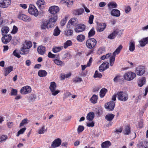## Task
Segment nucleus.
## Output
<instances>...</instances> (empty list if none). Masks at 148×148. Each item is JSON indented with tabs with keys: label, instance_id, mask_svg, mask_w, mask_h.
I'll use <instances>...</instances> for the list:
<instances>
[{
	"label": "nucleus",
	"instance_id": "1",
	"mask_svg": "<svg viewBox=\"0 0 148 148\" xmlns=\"http://www.w3.org/2000/svg\"><path fill=\"white\" fill-rule=\"evenodd\" d=\"M56 17L53 19L49 18L48 22L43 21L41 23V28L42 29L44 30L46 28L49 29L53 27L55 24V21L56 19Z\"/></svg>",
	"mask_w": 148,
	"mask_h": 148
},
{
	"label": "nucleus",
	"instance_id": "2",
	"mask_svg": "<svg viewBox=\"0 0 148 148\" xmlns=\"http://www.w3.org/2000/svg\"><path fill=\"white\" fill-rule=\"evenodd\" d=\"M59 11V8L56 6H52L49 7V11L50 13L52 15L51 16L50 18L53 19L54 17H56V19L55 21V22L57 20L58 16L56 14Z\"/></svg>",
	"mask_w": 148,
	"mask_h": 148
},
{
	"label": "nucleus",
	"instance_id": "3",
	"mask_svg": "<svg viewBox=\"0 0 148 148\" xmlns=\"http://www.w3.org/2000/svg\"><path fill=\"white\" fill-rule=\"evenodd\" d=\"M118 99L122 101H126L128 99V95L127 93L125 92H118L117 93Z\"/></svg>",
	"mask_w": 148,
	"mask_h": 148
},
{
	"label": "nucleus",
	"instance_id": "4",
	"mask_svg": "<svg viewBox=\"0 0 148 148\" xmlns=\"http://www.w3.org/2000/svg\"><path fill=\"white\" fill-rule=\"evenodd\" d=\"M136 76L135 73L131 71H129L125 73L123 75V77L125 80L131 81Z\"/></svg>",
	"mask_w": 148,
	"mask_h": 148
},
{
	"label": "nucleus",
	"instance_id": "5",
	"mask_svg": "<svg viewBox=\"0 0 148 148\" xmlns=\"http://www.w3.org/2000/svg\"><path fill=\"white\" fill-rule=\"evenodd\" d=\"M96 40L94 38H89L87 40L86 42V45L87 47L90 49L94 47L97 44Z\"/></svg>",
	"mask_w": 148,
	"mask_h": 148
},
{
	"label": "nucleus",
	"instance_id": "6",
	"mask_svg": "<svg viewBox=\"0 0 148 148\" xmlns=\"http://www.w3.org/2000/svg\"><path fill=\"white\" fill-rule=\"evenodd\" d=\"M57 86L55 82H53L50 83L49 89L52 93V94L53 96H55L60 92L59 90H56Z\"/></svg>",
	"mask_w": 148,
	"mask_h": 148
},
{
	"label": "nucleus",
	"instance_id": "7",
	"mask_svg": "<svg viewBox=\"0 0 148 148\" xmlns=\"http://www.w3.org/2000/svg\"><path fill=\"white\" fill-rule=\"evenodd\" d=\"M122 33V31L121 30H115L112 33L108 36V38L110 39H113L115 38L116 35H118L119 36H121Z\"/></svg>",
	"mask_w": 148,
	"mask_h": 148
},
{
	"label": "nucleus",
	"instance_id": "8",
	"mask_svg": "<svg viewBox=\"0 0 148 148\" xmlns=\"http://www.w3.org/2000/svg\"><path fill=\"white\" fill-rule=\"evenodd\" d=\"M28 12L30 14L36 16L38 15V11L36 7L34 5L32 4H30L29 5Z\"/></svg>",
	"mask_w": 148,
	"mask_h": 148
},
{
	"label": "nucleus",
	"instance_id": "9",
	"mask_svg": "<svg viewBox=\"0 0 148 148\" xmlns=\"http://www.w3.org/2000/svg\"><path fill=\"white\" fill-rule=\"evenodd\" d=\"M78 21L77 19L75 18H73L70 19L67 25V27L71 28L73 26H75L78 23Z\"/></svg>",
	"mask_w": 148,
	"mask_h": 148
},
{
	"label": "nucleus",
	"instance_id": "10",
	"mask_svg": "<svg viewBox=\"0 0 148 148\" xmlns=\"http://www.w3.org/2000/svg\"><path fill=\"white\" fill-rule=\"evenodd\" d=\"M18 17L19 19L27 22H29L31 21V18L21 13L18 14Z\"/></svg>",
	"mask_w": 148,
	"mask_h": 148
},
{
	"label": "nucleus",
	"instance_id": "11",
	"mask_svg": "<svg viewBox=\"0 0 148 148\" xmlns=\"http://www.w3.org/2000/svg\"><path fill=\"white\" fill-rule=\"evenodd\" d=\"M85 27L83 24H80L77 25L75 27L74 30L77 33L82 32L85 29Z\"/></svg>",
	"mask_w": 148,
	"mask_h": 148
},
{
	"label": "nucleus",
	"instance_id": "12",
	"mask_svg": "<svg viewBox=\"0 0 148 148\" xmlns=\"http://www.w3.org/2000/svg\"><path fill=\"white\" fill-rule=\"evenodd\" d=\"M31 91V87L27 86L23 87L20 90V92L22 94H27L29 93Z\"/></svg>",
	"mask_w": 148,
	"mask_h": 148
},
{
	"label": "nucleus",
	"instance_id": "13",
	"mask_svg": "<svg viewBox=\"0 0 148 148\" xmlns=\"http://www.w3.org/2000/svg\"><path fill=\"white\" fill-rule=\"evenodd\" d=\"M115 106L114 102L111 101L105 105V107L106 108L108 109L109 111H112L114 110Z\"/></svg>",
	"mask_w": 148,
	"mask_h": 148
},
{
	"label": "nucleus",
	"instance_id": "14",
	"mask_svg": "<svg viewBox=\"0 0 148 148\" xmlns=\"http://www.w3.org/2000/svg\"><path fill=\"white\" fill-rule=\"evenodd\" d=\"M145 72V67L143 66H140L136 68V73L137 75H142Z\"/></svg>",
	"mask_w": 148,
	"mask_h": 148
},
{
	"label": "nucleus",
	"instance_id": "15",
	"mask_svg": "<svg viewBox=\"0 0 148 148\" xmlns=\"http://www.w3.org/2000/svg\"><path fill=\"white\" fill-rule=\"evenodd\" d=\"M1 38L2 42L4 44H7L12 39V36L10 34L3 35Z\"/></svg>",
	"mask_w": 148,
	"mask_h": 148
},
{
	"label": "nucleus",
	"instance_id": "16",
	"mask_svg": "<svg viewBox=\"0 0 148 148\" xmlns=\"http://www.w3.org/2000/svg\"><path fill=\"white\" fill-rule=\"evenodd\" d=\"M11 4L10 0H2V2H0V7L6 8Z\"/></svg>",
	"mask_w": 148,
	"mask_h": 148
},
{
	"label": "nucleus",
	"instance_id": "17",
	"mask_svg": "<svg viewBox=\"0 0 148 148\" xmlns=\"http://www.w3.org/2000/svg\"><path fill=\"white\" fill-rule=\"evenodd\" d=\"M106 25L104 23H101L98 25L97 27V31L99 32L103 31L106 28Z\"/></svg>",
	"mask_w": 148,
	"mask_h": 148
},
{
	"label": "nucleus",
	"instance_id": "18",
	"mask_svg": "<svg viewBox=\"0 0 148 148\" xmlns=\"http://www.w3.org/2000/svg\"><path fill=\"white\" fill-rule=\"evenodd\" d=\"M61 144L60 139L58 138L55 140L52 143L51 146L53 148H55L59 146Z\"/></svg>",
	"mask_w": 148,
	"mask_h": 148
},
{
	"label": "nucleus",
	"instance_id": "19",
	"mask_svg": "<svg viewBox=\"0 0 148 148\" xmlns=\"http://www.w3.org/2000/svg\"><path fill=\"white\" fill-rule=\"evenodd\" d=\"M139 42L141 47L145 46L148 43V37H145L141 39L139 41Z\"/></svg>",
	"mask_w": 148,
	"mask_h": 148
},
{
	"label": "nucleus",
	"instance_id": "20",
	"mask_svg": "<svg viewBox=\"0 0 148 148\" xmlns=\"http://www.w3.org/2000/svg\"><path fill=\"white\" fill-rule=\"evenodd\" d=\"M111 14L113 16L118 17L120 15V12L119 10L116 9H114L111 10Z\"/></svg>",
	"mask_w": 148,
	"mask_h": 148
},
{
	"label": "nucleus",
	"instance_id": "21",
	"mask_svg": "<svg viewBox=\"0 0 148 148\" xmlns=\"http://www.w3.org/2000/svg\"><path fill=\"white\" fill-rule=\"evenodd\" d=\"M138 145L139 148H148V142L146 141L141 142Z\"/></svg>",
	"mask_w": 148,
	"mask_h": 148
},
{
	"label": "nucleus",
	"instance_id": "22",
	"mask_svg": "<svg viewBox=\"0 0 148 148\" xmlns=\"http://www.w3.org/2000/svg\"><path fill=\"white\" fill-rule=\"evenodd\" d=\"M37 51L39 54L43 55L45 52V48L42 46H40L38 47Z\"/></svg>",
	"mask_w": 148,
	"mask_h": 148
},
{
	"label": "nucleus",
	"instance_id": "23",
	"mask_svg": "<svg viewBox=\"0 0 148 148\" xmlns=\"http://www.w3.org/2000/svg\"><path fill=\"white\" fill-rule=\"evenodd\" d=\"M13 67L11 66L5 68L4 69L5 75V76L7 75L13 70Z\"/></svg>",
	"mask_w": 148,
	"mask_h": 148
},
{
	"label": "nucleus",
	"instance_id": "24",
	"mask_svg": "<svg viewBox=\"0 0 148 148\" xmlns=\"http://www.w3.org/2000/svg\"><path fill=\"white\" fill-rule=\"evenodd\" d=\"M129 50L131 51H133L135 49V42L134 41L131 40L129 44Z\"/></svg>",
	"mask_w": 148,
	"mask_h": 148
},
{
	"label": "nucleus",
	"instance_id": "25",
	"mask_svg": "<svg viewBox=\"0 0 148 148\" xmlns=\"http://www.w3.org/2000/svg\"><path fill=\"white\" fill-rule=\"evenodd\" d=\"M44 3L45 2L43 0H38L37 1L36 4L39 8L41 9L43 8Z\"/></svg>",
	"mask_w": 148,
	"mask_h": 148
},
{
	"label": "nucleus",
	"instance_id": "26",
	"mask_svg": "<svg viewBox=\"0 0 148 148\" xmlns=\"http://www.w3.org/2000/svg\"><path fill=\"white\" fill-rule=\"evenodd\" d=\"M94 117V114L92 112L88 113L87 115L86 118L89 121H92Z\"/></svg>",
	"mask_w": 148,
	"mask_h": 148
},
{
	"label": "nucleus",
	"instance_id": "27",
	"mask_svg": "<svg viewBox=\"0 0 148 148\" xmlns=\"http://www.w3.org/2000/svg\"><path fill=\"white\" fill-rule=\"evenodd\" d=\"M9 31V28L7 26L3 27L1 29V33L2 35L6 34Z\"/></svg>",
	"mask_w": 148,
	"mask_h": 148
},
{
	"label": "nucleus",
	"instance_id": "28",
	"mask_svg": "<svg viewBox=\"0 0 148 148\" xmlns=\"http://www.w3.org/2000/svg\"><path fill=\"white\" fill-rule=\"evenodd\" d=\"M145 83L146 78L145 77H143L139 79L138 85L139 86L142 87Z\"/></svg>",
	"mask_w": 148,
	"mask_h": 148
},
{
	"label": "nucleus",
	"instance_id": "29",
	"mask_svg": "<svg viewBox=\"0 0 148 148\" xmlns=\"http://www.w3.org/2000/svg\"><path fill=\"white\" fill-rule=\"evenodd\" d=\"M32 46V43L30 41H25L23 47L27 49H29Z\"/></svg>",
	"mask_w": 148,
	"mask_h": 148
},
{
	"label": "nucleus",
	"instance_id": "30",
	"mask_svg": "<svg viewBox=\"0 0 148 148\" xmlns=\"http://www.w3.org/2000/svg\"><path fill=\"white\" fill-rule=\"evenodd\" d=\"M114 116V115L113 114H108L106 115L105 118L106 120L108 121H112Z\"/></svg>",
	"mask_w": 148,
	"mask_h": 148
},
{
	"label": "nucleus",
	"instance_id": "31",
	"mask_svg": "<svg viewBox=\"0 0 148 148\" xmlns=\"http://www.w3.org/2000/svg\"><path fill=\"white\" fill-rule=\"evenodd\" d=\"M25 48V47H22L21 48L20 51V54L24 55L28 54L29 53V49Z\"/></svg>",
	"mask_w": 148,
	"mask_h": 148
},
{
	"label": "nucleus",
	"instance_id": "32",
	"mask_svg": "<svg viewBox=\"0 0 148 148\" xmlns=\"http://www.w3.org/2000/svg\"><path fill=\"white\" fill-rule=\"evenodd\" d=\"M98 99V96L95 95H94L90 98V100L92 103L95 104L97 102Z\"/></svg>",
	"mask_w": 148,
	"mask_h": 148
},
{
	"label": "nucleus",
	"instance_id": "33",
	"mask_svg": "<svg viewBox=\"0 0 148 148\" xmlns=\"http://www.w3.org/2000/svg\"><path fill=\"white\" fill-rule=\"evenodd\" d=\"M84 12V10L82 8H80L75 10L73 12V13L76 15H80Z\"/></svg>",
	"mask_w": 148,
	"mask_h": 148
},
{
	"label": "nucleus",
	"instance_id": "34",
	"mask_svg": "<svg viewBox=\"0 0 148 148\" xmlns=\"http://www.w3.org/2000/svg\"><path fill=\"white\" fill-rule=\"evenodd\" d=\"M38 74L40 77H44L47 75V73L44 70H40L38 71Z\"/></svg>",
	"mask_w": 148,
	"mask_h": 148
},
{
	"label": "nucleus",
	"instance_id": "35",
	"mask_svg": "<svg viewBox=\"0 0 148 148\" xmlns=\"http://www.w3.org/2000/svg\"><path fill=\"white\" fill-rule=\"evenodd\" d=\"M122 48V45H120L113 52V55L115 56L116 55H117L119 54Z\"/></svg>",
	"mask_w": 148,
	"mask_h": 148
},
{
	"label": "nucleus",
	"instance_id": "36",
	"mask_svg": "<svg viewBox=\"0 0 148 148\" xmlns=\"http://www.w3.org/2000/svg\"><path fill=\"white\" fill-rule=\"evenodd\" d=\"M111 145V143L109 141H107L103 142L101 145L102 148H108Z\"/></svg>",
	"mask_w": 148,
	"mask_h": 148
},
{
	"label": "nucleus",
	"instance_id": "37",
	"mask_svg": "<svg viewBox=\"0 0 148 148\" xmlns=\"http://www.w3.org/2000/svg\"><path fill=\"white\" fill-rule=\"evenodd\" d=\"M108 7L109 10H111L112 8H116L117 6L116 3L113 2H110L108 4Z\"/></svg>",
	"mask_w": 148,
	"mask_h": 148
},
{
	"label": "nucleus",
	"instance_id": "38",
	"mask_svg": "<svg viewBox=\"0 0 148 148\" xmlns=\"http://www.w3.org/2000/svg\"><path fill=\"white\" fill-rule=\"evenodd\" d=\"M107 91V90L105 88H102L100 92V96L101 97H103Z\"/></svg>",
	"mask_w": 148,
	"mask_h": 148
},
{
	"label": "nucleus",
	"instance_id": "39",
	"mask_svg": "<svg viewBox=\"0 0 148 148\" xmlns=\"http://www.w3.org/2000/svg\"><path fill=\"white\" fill-rule=\"evenodd\" d=\"M109 67V64L108 62H106L103 63L100 66V68H103L104 70L108 69Z\"/></svg>",
	"mask_w": 148,
	"mask_h": 148
},
{
	"label": "nucleus",
	"instance_id": "40",
	"mask_svg": "<svg viewBox=\"0 0 148 148\" xmlns=\"http://www.w3.org/2000/svg\"><path fill=\"white\" fill-rule=\"evenodd\" d=\"M85 38V37L83 35L80 34L78 35L77 37V40L80 42L83 41Z\"/></svg>",
	"mask_w": 148,
	"mask_h": 148
},
{
	"label": "nucleus",
	"instance_id": "41",
	"mask_svg": "<svg viewBox=\"0 0 148 148\" xmlns=\"http://www.w3.org/2000/svg\"><path fill=\"white\" fill-rule=\"evenodd\" d=\"M63 47H57L53 48L52 49V51L54 53H56L58 52L61 50L62 49H63Z\"/></svg>",
	"mask_w": 148,
	"mask_h": 148
},
{
	"label": "nucleus",
	"instance_id": "42",
	"mask_svg": "<svg viewBox=\"0 0 148 148\" xmlns=\"http://www.w3.org/2000/svg\"><path fill=\"white\" fill-rule=\"evenodd\" d=\"M73 33V31L71 29L66 30L65 31V34L67 36H70L72 35Z\"/></svg>",
	"mask_w": 148,
	"mask_h": 148
},
{
	"label": "nucleus",
	"instance_id": "43",
	"mask_svg": "<svg viewBox=\"0 0 148 148\" xmlns=\"http://www.w3.org/2000/svg\"><path fill=\"white\" fill-rule=\"evenodd\" d=\"M60 32L58 27L57 26L54 29L53 34L55 36H57L60 34Z\"/></svg>",
	"mask_w": 148,
	"mask_h": 148
},
{
	"label": "nucleus",
	"instance_id": "44",
	"mask_svg": "<svg viewBox=\"0 0 148 148\" xmlns=\"http://www.w3.org/2000/svg\"><path fill=\"white\" fill-rule=\"evenodd\" d=\"M113 80L116 83L120 82L122 80L121 76L119 75H116L114 78Z\"/></svg>",
	"mask_w": 148,
	"mask_h": 148
},
{
	"label": "nucleus",
	"instance_id": "45",
	"mask_svg": "<svg viewBox=\"0 0 148 148\" xmlns=\"http://www.w3.org/2000/svg\"><path fill=\"white\" fill-rule=\"evenodd\" d=\"M130 132V128L128 126H126L125 127L124 130V134L125 135H128Z\"/></svg>",
	"mask_w": 148,
	"mask_h": 148
},
{
	"label": "nucleus",
	"instance_id": "46",
	"mask_svg": "<svg viewBox=\"0 0 148 148\" xmlns=\"http://www.w3.org/2000/svg\"><path fill=\"white\" fill-rule=\"evenodd\" d=\"M47 129H45V126H43L42 127L40 128L38 130V133L39 134H44L45 131H46Z\"/></svg>",
	"mask_w": 148,
	"mask_h": 148
},
{
	"label": "nucleus",
	"instance_id": "47",
	"mask_svg": "<svg viewBox=\"0 0 148 148\" xmlns=\"http://www.w3.org/2000/svg\"><path fill=\"white\" fill-rule=\"evenodd\" d=\"M95 33V31L94 30V29L93 27H92L88 33V37L90 38L93 36Z\"/></svg>",
	"mask_w": 148,
	"mask_h": 148
},
{
	"label": "nucleus",
	"instance_id": "48",
	"mask_svg": "<svg viewBox=\"0 0 148 148\" xmlns=\"http://www.w3.org/2000/svg\"><path fill=\"white\" fill-rule=\"evenodd\" d=\"M8 139V136L5 135H2L0 137V143H2L3 141H5Z\"/></svg>",
	"mask_w": 148,
	"mask_h": 148
},
{
	"label": "nucleus",
	"instance_id": "49",
	"mask_svg": "<svg viewBox=\"0 0 148 148\" xmlns=\"http://www.w3.org/2000/svg\"><path fill=\"white\" fill-rule=\"evenodd\" d=\"M115 56L113 55V56L110 57V65L112 66L113 65L114 61L115 60Z\"/></svg>",
	"mask_w": 148,
	"mask_h": 148
},
{
	"label": "nucleus",
	"instance_id": "50",
	"mask_svg": "<svg viewBox=\"0 0 148 148\" xmlns=\"http://www.w3.org/2000/svg\"><path fill=\"white\" fill-rule=\"evenodd\" d=\"M72 44V42L71 40H67L64 43V46L65 49L68 46H71Z\"/></svg>",
	"mask_w": 148,
	"mask_h": 148
},
{
	"label": "nucleus",
	"instance_id": "51",
	"mask_svg": "<svg viewBox=\"0 0 148 148\" xmlns=\"http://www.w3.org/2000/svg\"><path fill=\"white\" fill-rule=\"evenodd\" d=\"M82 81V79L81 78L76 77L73 78V81L74 83H76L77 82H80Z\"/></svg>",
	"mask_w": 148,
	"mask_h": 148
},
{
	"label": "nucleus",
	"instance_id": "52",
	"mask_svg": "<svg viewBox=\"0 0 148 148\" xmlns=\"http://www.w3.org/2000/svg\"><path fill=\"white\" fill-rule=\"evenodd\" d=\"M54 62L56 64L58 65L62 66L63 64V62L58 59L55 60Z\"/></svg>",
	"mask_w": 148,
	"mask_h": 148
},
{
	"label": "nucleus",
	"instance_id": "53",
	"mask_svg": "<svg viewBox=\"0 0 148 148\" xmlns=\"http://www.w3.org/2000/svg\"><path fill=\"white\" fill-rule=\"evenodd\" d=\"M93 77L95 78H101L102 77V75L101 73H99L97 71H96Z\"/></svg>",
	"mask_w": 148,
	"mask_h": 148
},
{
	"label": "nucleus",
	"instance_id": "54",
	"mask_svg": "<svg viewBox=\"0 0 148 148\" xmlns=\"http://www.w3.org/2000/svg\"><path fill=\"white\" fill-rule=\"evenodd\" d=\"M84 129V126L82 125H79L77 129V131L78 134L82 132Z\"/></svg>",
	"mask_w": 148,
	"mask_h": 148
},
{
	"label": "nucleus",
	"instance_id": "55",
	"mask_svg": "<svg viewBox=\"0 0 148 148\" xmlns=\"http://www.w3.org/2000/svg\"><path fill=\"white\" fill-rule=\"evenodd\" d=\"M27 121L28 120L27 119H24L23 120L20 124V127H21L22 126L27 123Z\"/></svg>",
	"mask_w": 148,
	"mask_h": 148
},
{
	"label": "nucleus",
	"instance_id": "56",
	"mask_svg": "<svg viewBox=\"0 0 148 148\" xmlns=\"http://www.w3.org/2000/svg\"><path fill=\"white\" fill-rule=\"evenodd\" d=\"M67 18H68L67 16H65V18L61 21V25L62 26H64L65 25L67 21Z\"/></svg>",
	"mask_w": 148,
	"mask_h": 148
},
{
	"label": "nucleus",
	"instance_id": "57",
	"mask_svg": "<svg viewBox=\"0 0 148 148\" xmlns=\"http://www.w3.org/2000/svg\"><path fill=\"white\" fill-rule=\"evenodd\" d=\"M94 16L93 15L91 14L89 18L88 22L89 24H92Z\"/></svg>",
	"mask_w": 148,
	"mask_h": 148
},
{
	"label": "nucleus",
	"instance_id": "58",
	"mask_svg": "<svg viewBox=\"0 0 148 148\" xmlns=\"http://www.w3.org/2000/svg\"><path fill=\"white\" fill-rule=\"evenodd\" d=\"M26 129L25 127H24L20 129L18 132L17 136H19V135L20 134H23L25 131Z\"/></svg>",
	"mask_w": 148,
	"mask_h": 148
},
{
	"label": "nucleus",
	"instance_id": "59",
	"mask_svg": "<svg viewBox=\"0 0 148 148\" xmlns=\"http://www.w3.org/2000/svg\"><path fill=\"white\" fill-rule=\"evenodd\" d=\"M96 113L98 116H100L102 114V111L101 109H96Z\"/></svg>",
	"mask_w": 148,
	"mask_h": 148
},
{
	"label": "nucleus",
	"instance_id": "60",
	"mask_svg": "<svg viewBox=\"0 0 148 148\" xmlns=\"http://www.w3.org/2000/svg\"><path fill=\"white\" fill-rule=\"evenodd\" d=\"M17 90L16 89L12 88L11 91V95H16L17 94Z\"/></svg>",
	"mask_w": 148,
	"mask_h": 148
},
{
	"label": "nucleus",
	"instance_id": "61",
	"mask_svg": "<svg viewBox=\"0 0 148 148\" xmlns=\"http://www.w3.org/2000/svg\"><path fill=\"white\" fill-rule=\"evenodd\" d=\"M18 29L17 27L15 26H14L11 32L12 33L15 34L17 32Z\"/></svg>",
	"mask_w": 148,
	"mask_h": 148
},
{
	"label": "nucleus",
	"instance_id": "62",
	"mask_svg": "<svg viewBox=\"0 0 148 148\" xmlns=\"http://www.w3.org/2000/svg\"><path fill=\"white\" fill-rule=\"evenodd\" d=\"M71 75V74L70 73H69L65 75H64L62 76V78L64 79L65 78H68L70 77Z\"/></svg>",
	"mask_w": 148,
	"mask_h": 148
},
{
	"label": "nucleus",
	"instance_id": "63",
	"mask_svg": "<svg viewBox=\"0 0 148 148\" xmlns=\"http://www.w3.org/2000/svg\"><path fill=\"white\" fill-rule=\"evenodd\" d=\"M13 123L12 122H8L7 123V125L9 128H11L13 126Z\"/></svg>",
	"mask_w": 148,
	"mask_h": 148
},
{
	"label": "nucleus",
	"instance_id": "64",
	"mask_svg": "<svg viewBox=\"0 0 148 148\" xmlns=\"http://www.w3.org/2000/svg\"><path fill=\"white\" fill-rule=\"evenodd\" d=\"M16 50H14L13 53V54L14 56L17 57L18 58H20V55L16 52Z\"/></svg>",
	"mask_w": 148,
	"mask_h": 148
}]
</instances>
